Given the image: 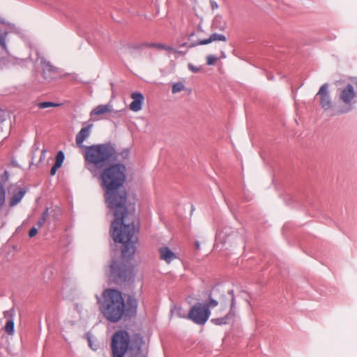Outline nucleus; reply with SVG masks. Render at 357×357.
Returning <instances> with one entry per match:
<instances>
[{"label":"nucleus","mask_w":357,"mask_h":357,"mask_svg":"<svg viewBox=\"0 0 357 357\" xmlns=\"http://www.w3.org/2000/svg\"><path fill=\"white\" fill-rule=\"evenodd\" d=\"M126 167L116 163L103 167L98 179L105 190V203L114 213V220L111 226V236L116 243L123 244L121 255L123 259H130L136 250L137 231V218L134 204L127 203L126 192L122 189L126 179Z\"/></svg>","instance_id":"obj_1"},{"label":"nucleus","mask_w":357,"mask_h":357,"mask_svg":"<svg viewBox=\"0 0 357 357\" xmlns=\"http://www.w3.org/2000/svg\"><path fill=\"white\" fill-rule=\"evenodd\" d=\"M138 301L133 296H128L126 302L120 291L105 289L102 293V301L100 302V310L109 322L116 323L124 315L131 317L137 313Z\"/></svg>","instance_id":"obj_2"},{"label":"nucleus","mask_w":357,"mask_h":357,"mask_svg":"<svg viewBox=\"0 0 357 357\" xmlns=\"http://www.w3.org/2000/svg\"><path fill=\"white\" fill-rule=\"evenodd\" d=\"M144 344L143 338L139 334L130 337L127 331L119 330L112 337V357H124L126 354L129 357H145V354L142 351Z\"/></svg>","instance_id":"obj_3"},{"label":"nucleus","mask_w":357,"mask_h":357,"mask_svg":"<svg viewBox=\"0 0 357 357\" xmlns=\"http://www.w3.org/2000/svg\"><path fill=\"white\" fill-rule=\"evenodd\" d=\"M84 158L87 169L95 176L100 169L116 159V151L111 144H99L85 147Z\"/></svg>","instance_id":"obj_4"},{"label":"nucleus","mask_w":357,"mask_h":357,"mask_svg":"<svg viewBox=\"0 0 357 357\" xmlns=\"http://www.w3.org/2000/svg\"><path fill=\"white\" fill-rule=\"evenodd\" d=\"M229 303L226 301L225 297H222L220 301H215L210 298L208 301L204 304L197 303L189 311L188 317L197 324L203 325L208 319L211 314L210 308L220 305L219 308L215 310L214 314L215 316L221 314L222 311H225Z\"/></svg>","instance_id":"obj_5"},{"label":"nucleus","mask_w":357,"mask_h":357,"mask_svg":"<svg viewBox=\"0 0 357 357\" xmlns=\"http://www.w3.org/2000/svg\"><path fill=\"white\" fill-rule=\"evenodd\" d=\"M339 99L346 105H351L357 97V77L351 78L344 86L338 89Z\"/></svg>","instance_id":"obj_6"},{"label":"nucleus","mask_w":357,"mask_h":357,"mask_svg":"<svg viewBox=\"0 0 357 357\" xmlns=\"http://www.w3.org/2000/svg\"><path fill=\"white\" fill-rule=\"evenodd\" d=\"M109 276L114 280H126L131 274V268L128 261H113L109 266Z\"/></svg>","instance_id":"obj_7"},{"label":"nucleus","mask_w":357,"mask_h":357,"mask_svg":"<svg viewBox=\"0 0 357 357\" xmlns=\"http://www.w3.org/2000/svg\"><path fill=\"white\" fill-rule=\"evenodd\" d=\"M328 84H324L319 89L316 96L319 98V102L324 111H328L333 107L332 98L328 91Z\"/></svg>","instance_id":"obj_8"},{"label":"nucleus","mask_w":357,"mask_h":357,"mask_svg":"<svg viewBox=\"0 0 357 357\" xmlns=\"http://www.w3.org/2000/svg\"><path fill=\"white\" fill-rule=\"evenodd\" d=\"M43 76L46 79H52L59 73V69L52 65L50 61H41Z\"/></svg>","instance_id":"obj_9"},{"label":"nucleus","mask_w":357,"mask_h":357,"mask_svg":"<svg viewBox=\"0 0 357 357\" xmlns=\"http://www.w3.org/2000/svg\"><path fill=\"white\" fill-rule=\"evenodd\" d=\"M130 97L132 99V101L130 104V109L133 112H138L141 110L144 100V96L141 93L135 92L131 94Z\"/></svg>","instance_id":"obj_10"},{"label":"nucleus","mask_w":357,"mask_h":357,"mask_svg":"<svg viewBox=\"0 0 357 357\" xmlns=\"http://www.w3.org/2000/svg\"><path fill=\"white\" fill-rule=\"evenodd\" d=\"M234 298H232L230 303V309L227 314L223 317H216L213 318L211 321L213 324L216 325H222L226 324L229 322L230 319H231L235 316V312L234 310Z\"/></svg>","instance_id":"obj_11"},{"label":"nucleus","mask_w":357,"mask_h":357,"mask_svg":"<svg viewBox=\"0 0 357 357\" xmlns=\"http://www.w3.org/2000/svg\"><path fill=\"white\" fill-rule=\"evenodd\" d=\"M92 126L93 125L91 124L84 128H82L76 135L75 142L79 148H84L83 142L86 138L89 137Z\"/></svg>","instance_id":"obj_12"},{"label":"nucleus","mask_w":357,"mask_h":357,"mask_svg":"<svg viewBox=\"0 0 357 357\" xmlns=\"http://www.w3.org/2000/svg\"><path fill=\"white\" fill-rule=\"evenodd\" d=\"M217 40L225 42L227 40V38L222 34L213 33V34H211L209 36L208 38L203 39V40H199L197 43H192L191 45H190V47H195L197 45H207L208 43H211L212 42L217 41Z\"/></svg>","instance_id":"obj_13"},{"label":"nucleus","mask_w":357,"mask_h":357,"mask_svg":"<svg viewBox=\"0 0 357 357\" xmlns=\"http://www.w3.org/2000/svg\"><path fill=\"white\" fill-rule=\"evenodd\" d=\"M160 257L162 260L169 264L176 259V255L169 248L162 247L159 249Z\"/></svg>","instance_id":"obj_14"},{"label":"nucleus","mask_w":357,"mask_h":357,"mask_svg":"<svg viewBox=\"0 0 357 357\" xmlns=\"http://www.w3.org/2000/svg\"><path fill=\"white\" fill-rule=\"evenodd\" d=\"M112 106L109 104L100 105L96 107L90 113L91 116H100L105 113L110 112Z\"/></svg>","instance_id":"obj_15"},{"label":"nucleus","mask_w":357,"mask_h":357,"mask_svg":"<svg viewBox=\"0 0 357 357\" xmlns=\"http://www.w3.org/2000/svg\"><path fill=\"white\" fill-rule=\"evenodd\" d=\"M26 191L22 188H17L10 199V206L17 205L22 199Z\"/></svg>","instance_id":"obj_16"},{"label":"nucleus","mask_w":357,"mask_h":357,"mask_svg":"<svg viewBox=\"0 0 357 357\" xmlns=\"http://www.w3.org/2000/svg\"><path fill=\"white\" fill-rule=\"evenodd\" d=\"M144 46L149 48H155L159 50L174 51V49L172 47L167 46L163 43H146Z\"/></svg>","instance_id":"obj_17"},{"label":"nucleus","mask_w":357,"mask_h":357,"mask_svg":"<svg viewBox=\"0 0 357 357\" xmlns=\"http://www.w3.org/2000/svg\"><path fill=\"white\" fill-rule=\"evenodd\" d=\"M60 105H61V104L54 103V102H49V101L41 102H39V103L37 104V106L38 107L39 109H46V108H49V107H59Z\"/></svg>","instance_id":"obj_18"},{"label":"nucleus","mask_w":357,"mask_h":357,"mask_svg":"<svg viewBox=\"0 0 357 357\" xmlns=\"http://www.w3.org/2000/svg\"><path fill=\"white\" fill-rule=\"evenodd\" d=\"M184 89H185V86H184L183 83L178 82L174 83L172 85V93L175 94V93H179V92L183 91Z\"/></svg>","instance_id":"obj_19"},{"label":"nucleus","mask_w":357,"mask_h":357,"mask_svg":"<svg viewBox=\"0 0 357 357\" xmlns=\"http://www.w3.org/2000/svg\"><path fill=\"white\" fill-rule=\"evenodd\" d=\"M5 331L9 334L13 335L14 333V322L12 319L7 321L5 325Z\"/></svg>","instance_id":"obj_20"},{"label":"nucleus","mask_w":357,"mask_h":357,"mask_svg":"<svg viewBox=\"0 0 357 357\" xmlns=\"http://www.w3.org/2000/svg\"><path fill=\"white\" fill-rule=\"evenodd\" d=\"M64 158L65 156L63 153L62 151H59L56 155L54 165L61 167L63 162Z\"/></svg>","instance_id":"obj_21"},{"label":"nucleus","mask_w":357,"mask_h":357,"mask_svg":"<svg viewBox=\"0 0 357 357\" xmlns=\"http://www.w3.org/2000/svg\"><path fill=\"white\" fill-rule=\"evenodd\" d=\"M6 200V191L1 183H0V210L3 206Z\"/></svg>","instance_id":"obj_22"},{"label":"nucleus","mask_w":357,"mask_h":357,"mask_svg":"<svg viewBox=\"0 0 357 357\" xmlns=\"http://www.w3.org/2000/svg\"><path fill=\"white\" fill-rule=\"evenodd\" d=\"M218 59L219 58L217 56L213 55H208L206 56V64L208 66L214 65Z\"/></svg>","instance_id":"obj_23"},{"label":"nucleus","mask_w":357,"mask_h":357,"mask_svg":"<svg viewBox=\"0 0 357 357\" xmlns=\"http://www.w3.org/2000/svg\"><path fill=\"white\" fill-rule=\"evenodd\" d=\"M6 36H7V32H4L3 33L0 34V45L4 50H6Z\"/></svg>","instance_id":"obj_24"},{"label":"nucleus","mask_w":357,"mask_h":357,"mask_svg":"<svg viewBox=\"0 0 357 357\" xmlns=\"http://www.w3.org/2000/svg\"><path fill=\"white\" fill-rule=\"evenodd\" d=\"M181 310L182 309L181 307L174 306V307L172 310V313L176 314L177 316L180 317H184V314H181Z\"/></svg>","instance_id":"obj_25"},{"label":"nucleus","mask_w":357,"mask_h":357,"mask_svg":"<svg viewBox=\"0 0 357 357\" xmlns=\"http://www.w3.org/2000/svg\"><path fill=\"white\" fill-rule=\"evenodd\" d=\"M188 69L192 71V73H198L201 70V67H197V66H194L193 64L192 63H189L188 65Z\"/></svg>","instance_id":"obj_26"},{"label":"nucleus","mask_w":357,"mask_h":357,"mask_svg":"<svg viewBox=\"0 0 357 357\" xmlns=\"http://www.w3.org/2000/svg\"><path fill=\"white\" fill-rule=\"evenodd\" d=\"M38 233V229L35 227H32L29 231V236L32 238L35 236Z\"/></svg>","instance_id":"obj_27"},{"label":"nucleus","mask_w":357,"mask_h":357,"mask_svg":"<svg viewBox=\"0 0 357 357\" xmlns=\"http://www.w3.org/2000/svg\"><path fill=\"white\" fill-rule=\"evenodd\" d=\"M210 3H211V9L213 10H217L219 8L218 3L215 2V1L211 0Z\"/></svg>","instance_id":"obj_28"},{"label":"nucleus","mask_w":357,"mask_h":357,"mask_svg":"<svg viewBox=\"0 0 357 357\" xmlns=\"http://www.w3.org/2000/svg\"><path fill=\"white\" fill-rule=\"evenodd\" d=\"M60 168V167L59 166H56V165L54 164V165L52 166V167L51 168V170H50V174L52 176L54 175L57 171V169Z\"/></svg>","instance_id":"obj_29"},{"label":"nucleus","mask_w":357,"mask_h":357,"mask_svg":"<svg viewBox=\"0 0 357 357\" xmlns=\"http://www.w3.org/2000/svg\"><path fill=\"white\" fill-rule=\"evenodd\" d=\"M44 222H45V218L43 217V218L40 220H39L38 222V226L42 227L44 224Z\"/></svg>","instance_id":"obj_30"},{"label":"nucleus","mask_w":357,"mask_h":357,"mask_svg":"<svg viewBox=\"0 0 357 357\" xmlns=\"http://www.w3.org/2000/svg\"><path fill=\"white\" fill-rule=\"evenodd\" d=\"M45 154H46V150L45 149H43L41 152V157H43L45 158Z\"/></svg>","instance_id":"obj_31"},{"label":"nucleus","mask_w":357,"mask_h":357,"mask_svg":"<svg viewBox=\"0 0 357 357\" xmlns=\"http://www.w3.org/2000/svg\"><path fill=\"white\" fill-rule=\"evenodd\" d=\"M197 31L198 32L202 31V26L200 25H199Z\"/></svg>","instance_id":"obj_32"},{"label":"nucleus","mask_w":357,"mask_h":357,"mask_svg":"<svg viewBox=\"0 0 357 357\" xmlns=\"http://www.w3.org/2000/svg\"><path fill=\"white\" fill-rule=\"evenodd\" d=\"M0 23H3V20L1 16H0Z\"/></svg>","instance_id":"obj_33"}]
</instances>
